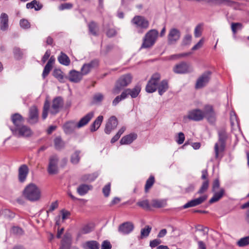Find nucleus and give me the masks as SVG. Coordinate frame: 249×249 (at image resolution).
<instances>
[{"label":"nucleus","instance_id":"46","mask_svg":"<svg viewBox=\"0 0 249 249\" xmlns=\"http://www.w3.org/2000/svg\"><path fill=\"white\" fill-rule=\"evenodd\" d=\"M137 205L146 210H150L151 209L149 201L147 199L139 201L137 203Z\"/></svg>","mask_w":249,"mask_h":249},{"label":"nucleus","instance_id":"20","mask_svg":"<svg viewBox=\"0 0 249 249\" xmlns=\"http://www.w3.org/2000/svg\"><path fill=\"white\" fill-rule=\"evenodd\" d=\"M141 90V86L137 85L133 89H126L123 92L125 93L126 98L130 95L132 98H135L138 96Z\"/></svg>","mask_w":249,"mask_h":249},{"label":"nucleus","instance_id":"12","mask_svg":"<svg viewBox=\"0 0 249 249\" xmlns=\"http://www.w3.org/2000/svg\"><path fill=\"white\" fill-rule=\"evenodd\" d=\"M64 102L62 97L58 96L54 98L50 109L51 114L55 115L59 112L60 109L63 106Z\"/></svg>","mask_w":249,"mask_h":249},{"label":"nucleus","instance_id":"14","mask_svg":"<svg viewBox=\"0 0 249 249\" xmlns=\"http://www.w3.org/2000/svg\"><path fill=\"white\" fill-rule=\"evenodd\" d=\"M180 37V32L176 28H172L168 35V42L169 44H175Z\"/></svg>","mask_w":249,"mask_h":249},{"label":"nucleus","instance_id":"31","mask_svg":"<svg viewBox=\"0 0 249 249\" xmlns=\"http://www.w3.org/2000/svg\"><path fill=\"white\" fill-rule=\"evenodd\" d=\"M103 116L100 115L90 125V131L94 132L99 128L103 122Z\"/></svg>","mask_w":249,"mask_h":249},{"label":"nucleus","instance_id":"21","mask_svg":"<svg viewBox=\"0 0 249 249\" xmlns=\"http://www.w3.org/2000/svg\"><path fill=\"white\" fill-rule=\"evenodd\" d=\"M83 76L81 72L73 70L69 72L68 79L71 82L77 83L82 79Z\"/></svg>","mask_w":249,"mask_h":249},{"label":"nucleus","instance_id":"44","mask_svg":"<svg viewBox=\"0 0 249 249\" xmlns=\"http://www.w3.org/2000/svg\"><path fill=\"white\" fill-rule=\"evenodd\" d=\"M126 98L125 93L123 91L120 95L117 96L112 101V105L113 106H116L121 101Z\"/></svg>","mask_w":249,"mask_h":249},{"label":"nucleus","instance_id":"57","mask_svg":"<svg viewBox=\"0 0 249 249\" xmlns=\"http://www.w3.org/2000/svg\"><path fill=\"white\" fill-rule=\"evenodd\" d=\"M88 66L89 70H91L95 68H96L99 64V62L97 60H93L88 63H85Z\"/></svg>","mask_w":249,"mask_h":249},{"label":"nucleus","instance_id":"27","mask_svg":"<svg viewBox=\"0 0 249 249\" xmlns=\"http://www.w3.org/2000/svg\"><path fill=\"white\" fill-rule=\"evenodd\" d=\"M137 138V135L135 133H130L124 136L120 140L121 145L129 144L131 143Z\"/></svg>","mask_w":249,"mask_h":249},{"label":"nucleus","instance_id":"63","mask_svg":"<svg viewBox=\"0 0 249 249\" xmlns=\"http://www.w3.org/2000/svg\"><path fill=\"white\" fill-rule=\"evenodd\" d=\"M88 67L86 64L83 65L81 69V72L83 75H87L90 71Z\"/></svg>","mask_w":249,"mask_h":249},{"label":"nucleus","instance_id":"58","mask_svg":"<svg viewBox=\"0 0 249 249\" xmlns=\"http://www.w3.org/2000/svg\"><path fill=\"white\" fill-rule=\"evenodd\" d=\"M73 4L71 3H65L61 4L59 6V10L62 11L66 9H71L72 8Z\"/></svg>","mask_w":249,"mask_h":249},{"label":"nucleus","instance_id":"15","mask_svg":"<svg viewBox=\"0 0 249 249\" xmlns=\"http://www.w3.org/2000/svg\"><path fill=\"white\" fill-rule=\"evenodd\" d=\"M204 117L203 111L199 109H195L190 111L188 115V119L195 121H201Z\"/></svg>","mask_w":249,"mask_h":249},{"label":"nucleus","instance_id":"25","mask_svg":"<svg viewBox=\"0 0 249 249\" xmlns=\"http://www.w3.org/2000/svg\"><path fill=\"white\" fill-rule=\"evenodd\" d=\"M11 119L15 126V127H12V128H17L23 125L24 119L20 114L16 113L12 114Z\"/></svg>","mask_w":249,"mask_h":249},{"label":"nucleus","instance_id":"40","mask_svg":"<svg viewBox=\"0 0 249 249\" xmlns=\"http://www.w3.org/2000/svg\"><path fill=\"white\" fill-rule=\"evenodd\" d=\"M243 25L240 22H232L231 29L232 33L235 35L238 31H240L243 28Z\"/></svg>","mask_w":249,"mask_h":249},{"label":"nucleus","instance_id":"45","mask_svg":"<svg viewBox=\"0 0 249 249\" xmlns=\"http://www.w3.org/2000/svg\"><path fill=\"white\" fill-rule=\"evenodd\" d=\"M98 177V174L93 173L91 174L85 175L82 177V180L85 181L91 182L94 181Z\"/></svg>","mask_w":249,"mask_h":249},{"label":"nucleus","instance_id":"50","mask_svg":"<svg viewBox=\"0 0 249 249\" xmlns=\"http://www.w3.org/2000/svg\"><path fill=\"white\" fill-rule=\"evenodd\" d=\"M104 98V95L101 93H97L93 96V102L98 103L101 102Z\"/></svg>","mask_w":249,"mask_h":249},{"label":"nucleus","instance_id":"11","mask_svg":"<svg viewBox=\"0 0 249 249\" xmlns=\"http://www.w3.org/2000/svg\"><path fill=\"white\" fill-rule=\"evenodd\" d=\"M211 74L212 72L210 71L204 72L197 80L195 88L198 89L205 87L209 83Z\"/></svg>","mask_w":249,"mask_h":249},{"label":"nucleus","instance_id":"60","mask_svg":"<svg viewBox=\"0 0 249 249\" xmlns=\"http://www.w3.org/2000/svg\"><path fill=\"white\" fill-rule=\"evenodd\" d=\"M19 23L21 27L22 28L29 29L30 28V24L27 19H21Z\"/></svg>","mask_w":249,"mask_h":249},{"label":"nucleus","instance_id":"53","mask_svg":"<svg viewBox=\"0 0 249 249\" xmlns=\"http://www.w3.org/2000/svg\"><path fill=\"white\" fill-rule=\"evenodd\" d=\"M239 247H244L249 244V236L241 238L237 243Z\"/></svg>","mask_w":249,"mask_h":249},{"label":"nucleus","instance_id":"8","mask_svg":"<svg viewBox=\"0 0 249 249\" xmlns=\"http://www.w3.org/2000/svg\"><path fill=\"white\" fill-rule=\"evenodd\" d=\"M59 158L56 155L51 156L49 159L47 172L49 175H56L59 172Z\"/></svg>","mask_w":249,"mask_h":249},{"label":"nucleus","instance_id":"34","mask_svg":"<svg viewBox=\"0 0 249 249\" xmlns=\"http://www.w3.org/2000/svg\"><path fill=\"white\" fill-rule=\"evenodd\" d=\"M43 5L36 0H33L31 2L26 4L27 9L34 8L36 11L40 10L42 9Z\"/></svg>","mask_w":249,"mask_h":249},{"label":"nucleus","instance_id":"24","mask_svg":"<svg viewBox=\"0 0 249 249\" xmlns=\"http://www.w3.org/2000/svg\"><path fill=\"white\" fill-rule=\"evenodd\" d=\"M94 116V112L91 111L87 113L76 124L77 128H81L89 123Z\"/></svg>","mask_w":249,"mask_h":249},{"label":"nucleus","instance_id":"33","mask_svg":"<svg viewBox=\"0 0 249 249\" xmlns=\"http://www.w3.org/2000/svg\"><path fill=\"white\" fill-rule=\"evenodd\" d=\"M168 83L166 80H163L158 86L159 94L162 95L168 89Z\"/></svg>","mask_w":249,"mask_h":249},{"label":"nucleus","instance_id":"19","mask_svg":"<svg viewBox=\"0 0 249 249\" xmlns=\"http://www.w3.org/2000/svg\"><path fill=\"white\" fill-rule=\"evenodd\" d=\"M134 228L132 223L126 222L119 226L118 231L123 234H128L133 231Z\"/></svg>","mask_w":249,"mask_h":249},{"label":"nucleus","instance_id":"30","mask_svg":"<svg viewBox=\"0 0 249 249\" xmlns=\"http://www.w3.org/2000/svg\"><path fill=\"white\" fill-rule=\"evenodd\" d=\"M99 243L95 240L87 241L83 245L84 249H99Z\"/></svg>","mask_w":249,"mask_h":249},{"label":"nucleus","instance_id":"23","mask_svg":"<svg viewBox=\"0 0 249 249\" xmlns=\"http://www.w3.org/2000/svg\"><path fill=\"white\" fill-rule=\"evenodd\" d=\"M29 172V169L26 164L21 165L18 168V178L19 182H23L26 180Z\"/></svg>","mask_w":249,"mask_h":249},{"label":"nucleus","instance_id":"54","mask_svg":"<svg viewBox=\"0 0 249 249\" xmlns=\"http://www.w3.org/2000/svg\"><path fill=\"white\" fill-rule=\"evenodd\" d=\"M192 37L191 35H186L182 40V45L185 46L190 44L192 40Z\"/></svg>","mask_w":249,"mask_h":249},{"label":"nucleus","instance_id":"28","mask_svg":"<svg viewBox=\"0 0 249 249\" xmlns=\"http://www.w3.org/2000/svg\"><path fill=\"white\" fill-rule=\"evenodd\" d=\"M76 127H77L76 124L73 121L67 122L63 125L64 131L67 134L72 133Z\"/></svg>","mask_w":249,"mask_h":249},{"label":"nucleus","instance_id":"29","mask_svg":"<svg viewBox=\"0 0 249 249\" xmlns=\"http://www.w3.org/2000/svg\"><path fill=\"white\" fill-rule=\"evenodd\" d=\"M0 29L2 31L7 30L8 28V16L7 14L2 13L0 17Z\"/></svg>","mask_w":249,"mask_h":249},{"label":"nucleus","instance_id":"55","mask_svg":"<svg viewBox=\"0 0 249 249\" xmlns=\"http://www.w3.org/2000/svg\"><path fill=\"white\" fill-rule=\"evenodd\" d=\"M110 192V183L106 185L103 188V193L105 197H108Z\"/></svg>","mask_w":249,"mask_h":249},{"label":"nucleus","instance_id":"17","mask_svg":"<svg viewBox=\"0 0 249 249\" xmlns=\"http://www.w3.org/2000/svg\"><path fill=\"white\" fill-rule=\"evenodd\" d=\"M38 111L36 106H32L30 108L28 122L31 124H34L38 122Z\"/></svg>","mask_w":249,"mask_h":249},{"label":"nucleus","instance_id":"32","mask_svg":"<svg viewBox=\"0 0 249 249\" xmlns=\"http://www.w3.org/2000/svg\"><path fill=\"white\" fill-rule=\"evenodd\" d=\"M54 146L56 150H61L65 146V143L60 136L56 137L53 140Z\"/></svg>","mask_w":249,"mask_h":249},{"label":"nucleus","instance_id":"59","mask_svg":"<svg viewBox=\"0 0 249 249\" xmlns=\"http://www.w3.org/2000/svg\"><path fill=\"white\" fill-rule=\"evenodd\" d=\"M191 54V53H181L179 54H174L171 56H170V59H177L180 57H184L187 56Z\"/></svg>","mask_w":249,"mask_h":249},{"label":"nucleus","instance_id":"62","mask_svg":"<svg viewBox=\"0 0 249 249\" xmlns=\"http://www.w3.org/2000/svg\"><path fill=\"white\" fill-rule=\"evenodd\" d=\"M111 247L110 243L107 240L104 241L101 245V249H111Z\"/></svg>","mask_w":249,"mask_h":249},{"label":"nucleus","instance_id":"56","mask_svg":"<svg viewBox=\"0 0 249 249\" xmlns=\"http://www.w3.org/2000/svg\"><path fill=\"white\" fill-rule=\"evenodd\" d=\"M88 66L89 70H91L95 68H96L99 64V62L97 60H93L88 63H85Z\"/></svg>","mask_w":249,"mask_h":249},{"label":"nucleus","instance_id":"6","mask_svg":"<svg viewBox=\"0 0 249 249\" xmlns=\"http://www.w3.org/2000/svg\"><path fill=\"white\" fill-rule=\"evenodd\" d=\"M220 187V182L218 178L214 180L213 183L212 192L214 193L213 197L209 200V203L212 204L219 201L225 195V190L221 188L218 192L216 190Z\"/></svg>","mask_w":249,"mask_h":249},{"label":"nucleus","instance_id":"64","mask_svg":"<svg viewBox=\"0 0 249 249\" xmlns=\"http://www.w3.org/2000/svg\"><path fill=\"white\" fill-rule=\"evenodd\" d=\"M70 244L67 242L64 239L62 241L61 245L59 249H70Z\"/></svg>","mask_w":249,"mask_h":249},{"label":"nucleus","instance_id":"52","mask_svg":"<svg viewBox=\"0 0 249 249\" xmlns=\"http://www.w3.org/2000/svg\"><path fill=\"white\" fill-rule=\"evenodd\" d=\"M13 53L15 57L17 59H20L23 55L22 51L18 47H15L14 48Z\"/></svg>","mask_w":249,"mask_h":249},{"label":"nucleus","instance_id":"51","mask_svg":"<svg viewBox=\"0 0 249 249\" xmlns=\"http://www.w3.org/2000/svg\"><path fill=\"white\" fill-rule=\"evenodd\" d=\"M202 26L203 25L202 24H199L196 27L194 31V35L196 37H198L201 36Z\"/></svg>","mask_w":249,"mask_h":249},{"label":"nucleus","instance_id":"42","mask_svg":"<svg viewBox=\"0 0 249 249\" xmlns=\"http://www.w3.org/2000/svg\"><path fill=\"white\" fill-rule=\"evenodd\" d=\"M11 232L16 236H21L24 234L23 230L18 226H13L11 230Z\"/></svg>","mask_w":249,"mask_h":249},{"label":"nucleus","instance_id":"16","mask_svg":"<svg viewBox=\"0 0 249 249\" xmlns=\"http://www.w3.org/2000/svg\"><path fill=\"white\" fill-rule=\"evenodd\" d=\"M207 198V196L203 195L197 198L192 199L182 206L183 209L195 207L203 203Z\"/></svg>","mask_w":249,"mask_h":249},{"label":"nucleus","instance_id":"1","mask_svg":"<svg viewBox=\"0 0 249 249\" xmlns=\"http://www.w3.org/2000/svg\"><path fill=\"white\" fill-rule=\"evenodd\" d=\"M218 141L215 143L214 146V151L215 153V158L216 159H221L222 153L225 149L226 142L227 140L228 136L225 129H221L218 132Z\"/></svg>","mask_w":249,"mask_h":249},{"label":"nucleus","instance_id":"2","mask_svg":"<svg viewBox=\"0 0 249 249\" xmlns=\"http://www.w3.org/2000/svg\"><path fill=\"white\" fill-rule=\"evenodd\" d=\"M23 195L30 201H36L40 199L41 192L36 185L30 183L24 189Z\"/></svg>","mask_w":249,"mask_h":249},{"label":"nucleus","instance_id":"10","mask_svg":"<svg viewBox=\"0 0 249 249\" xmlns=\"http://www.w3.org/2000/svg\"><path fill=\"white\" fill-rule=\"evenodd\" d=\"M10 128L14 135L19 137H29L32 135L31 129L25 125H21L17 128Z\"/></svg>","mask_w":249,"mask_h":249},{"label":"nucleus","instance_id":"18","mask_svg":"<svg viewBox=\"0 0 249 249\" xmlns=\"http://www.w3.org/2000/svg\"><path fill=\"white\" fill-rule=\"evenodd\" d=\"M173 71L178 74L186 73L189 72V66L187 63L181 62L174 66Z\"/></svg>","mask_w":249,"mask_h":249},{"label":"nucleus","instance_id":"43","mask_svg":"<svg viewBox=\"0 0 249 249\" xmlns=\"http://www.w3.org/2000/svg\"><path fill=\"white\" fill-rule=\"evenodd\" d=\"M126 129L125 126L122 127L116 133V134L111 139V143H113L117 142L120 138L121 136L124 133Z\"/></svg>","mask_w":249,"mask_h":249},{"label":"nucleus","instance_id":"37","mask_svg":"<svg viewBox=\"0 0 249 249\" xmlns=\"http://www.w3.org/2000/svg\"><path fill=\"white\" fill-rule=\"evenodd\" d=\"M90 186L86 184H81L77 189V192L80 196H84L90 190Z\"/></svg>","mask_w":249,"mask_h":249},{"label":"nucleus","instance_id":"36","mask_svg":"<svg viewBox=\"0 0 249 249\" xmlns=\"http://www.w3.org/2000/svg\"><path fill=\"white\" fill-rule=\"evenodd\" d=\"M88 28L90 34L94 36L98 35L97 30L98 29L97 24L94 21H91L88 24Z\"/></svg>","mask_w":249,"mask_h":249},{"label":"nucleus","instance_id":"13","mask_svg":"<svg viewBox=\"0 0 249 249\" xmlns=\"http://www.w3.org/2000/svg\"><path fill=\"white\" fill-rule=\"evenodd\" d=\"M118 124V120L115 116H112L110 117L106 123L105 132L107 134H109L112 130L117 127Z\"/></svg>","mask_w":249,"mask_h":249},{"label":"nucleus","instance_id":"61","mask_svg":"<svg viewBox=\"0 0 249 249\" xmlns=\"http://www.w3.org/2000/svg\"><path fill=\"white\" fill-rule=\"evenodd\" d=\"M58 206L57 201H55L51 203L49 209L47 211V213L48 214L49 213L53 211L55 209L57 208Z\"/></svg>","mask_w":249,"mask_h":249},{"label":"nucleus","instance_id":"48","mask_svg":"<svg viewBox=\"0 0 249 249\" xmlns=\"http://www.w3.org/2000/svg\"><path fill=\"white\" fill-rule=\"evenodd\" d=\"M50 108V102L46 100L45 102L44 107H43V109L42 112V117L43 120L45 119L48 115V111L49 110Z\"/></svg>","mask_w":249,"mask_h":249},{"label":"nucleus","instance_id":"47","mask_svg":"<svg viewBox=\"0 0 249 249\" xmlns=\"http://www.w3.org/2000/svg\"><path fill=\"white\" fill-rule=\"evenodd\" d=\"M151 229V227L148 225L146 226L144 228L142 229L141 231L140 238L142 239L144 237H147L149 235Z\"/></svg>","mask_w":249,"mask_h":249},{"label":"nucleus","instance_id":"35","mask_svg":"<svg viewBox=\"0 0 249 249\" xmlns=\"http://www.w3.org/2000/svg\"><path fill=\"white\" fill-rule=\"evenodd\" d=\"M59 62L65 66H69L71 63V60L67 54L61 52L58 57Z\"/></svg>","mask_w":249,"mask_h":249},{"label":"nucleus","instance_id":"49","mask_svg":"<svg viewBox=\"0 0 249 249\" xmlns=\"http://www.w3.org/2000/svg\"><path fill=\"white\" fill-rule=\"evenodd\" d=\"M80 153L79 151H75L71 157V161L73 164H77L80 160Z\"/></svg>","mask_w":249,"mask_h":249},{"label":"nucleus","instance_id":"7","mask_svg":"<svg viewBox=\"0 0 249 249\" xmlns=\"http://www.w3.org/2000/svg\"><path fill=\"white\" fill-rule=\"evenodd\" d=\"M160 77V74L158 72L154 73L151 76L145 87L147 92L153 93L157 90Z\"/></svg>","mask_w":249,"mask_h":249},{"label":"nucleus","instance_id":"38","mask_svg":"<svg viewBox=\"0 0 249 249\" xmlns=\"http://www.w3.org/2000/svg\"><path fill=\"white\" fill-rule=\"evenodd\" d=\"M155 183V178L153 176H150L147 179L144 187V191L147 193Z\"/></svg>","mask_w":249,"mask_h":249},{"label":"nucleus","instance_id":"26","mask_svg":"<svg viewBox=\"0 0 249 249\" xmlns=\"http://www.w3.org/2000/svg\"><path fill=\"white\" fill-rule=\"evenodd\" d=\"M55 62V58L53 56H52L47 63L45 65L42 74V76L43 79H45L49 74L50 71L52 70L53 68V66Z\"/></svg>","mask_w":249,"mask_h":249},{"label":"nucleus","instance_id":"22","mask_svg":"<svg viewBox=\"0 0 249 249\" xmlns=\"http://www.w3.org/2000/svg\"><path fill=\"white\" fill-rule=\"evenodd\" d=\"M203 113L204 114V117L207 118L209 121L213 122L214 120L215 114L212 106H205Z\"/></svg>","mask_w":249,"mask_h":249},{"label":"nucleus","instance_id":"4","mask_svg":"<svg viewBox=\"0 0 249 249\" xmlns=\"http://www.w3.org/2000/svg\"><path fill=\"white\" fill-rule=\"evenodd\" d=\"M159 36V32L156 29L149 30L143 38L141 48H149L155 43Z\"/></svg>","mask_w":249,"mask_h":249},{"label":"nucleus","instance_id":"39","mask_svg":"<svg viewBox=\"0 0 249 249\" xmlns=\"http://www.w3.org/2000/svg\"><path fill=\"white\" fill-rule=\"evenodd\" d=\"M166 202L163 200L153 199L152 200V206L154 208H163L166 206Z\"/></svg>","mask_w":249,"mask_h":249},{"label":"nucleus","instance_id":"9","mask_svg":"<svg viewBox=\"0 0 249 249\" xmlns=\"http://www.w3.org/2000/svg\"><path fill=\"white\" fill-rule=\"evenodd\" d=\"M208 176L207 169L202 170L201 179L203 180V182L199 189L197 192V194H202L207 191L209 186Z\"/></svg>","mask_w":249,"mask_h":249},{"label":"nucleus","instance_id":"3","mask_svg":"<svg viewBox=\"0 0 249 249\" xmlns=\"http://www.w3.org/2000/svg\"><path fill=\"white\" fill-rule=\"evenodd\" d=\"M132 80V77L130 74L121 76L116 81L115 87L112 90V93L115 95L119 94L123 89L131 83Z\"/></svg>","mask_w":249,"mask_h":249},{"label":"nucleus","instance_id":"41","mask_svg":"<svg viewBox=\"0 0 249 249\" xmlns=\"http://www.w3.org/2000/svg\"><path fill=\"white\" fill-rule=\"evenodd\" d=\"M53 76L60 82H63L64 75L63 72L60 69H54L53 72Z\"/></svg>","mask_w":249,"mask_h":249},{"label":"nucleus","instance_id":"5","mask_svg":"<svg viewBox=\"0 0 249 249\" xmlns=\"http://www.w3.org/2000/svg\"><path fill=\"white\" fill-rule=\"evenodd\" d=\"M131 22L138 29L139 33H142L143 30L147 29L149 26L148 20L142 16H135L132 19Z\"/></svg>","mask_w":249,"mask_h":249}]
</instances>
